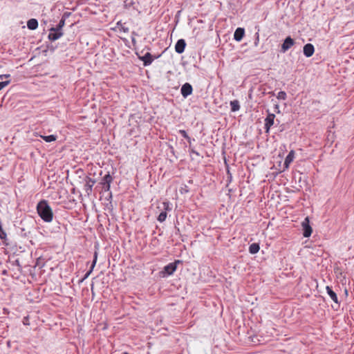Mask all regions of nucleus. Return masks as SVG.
I'll use <instances>...</instances> for the list:
<instances>
[{"instance_id":"1","label":"nucleus","mask_w":354,"mask_h":354,"mask_svg":"<svg viewBox=\"0 0 354 354\" xmlns=\"http://www.w3.org/2000/svg\"><path fill=\"white\" fill-rule=\"evenodd\" d=\"M37 211L44 221L50 223L53 221V213L46 201L43 200L37 204Z\"/></svg>"},{"instance_id":"2","label":"nucleus","mask_w":354,"mask_h":354,"mask_svg":"<svg viewBox=\"0 0 354 354\" xmlns=\"http://www.w3.org/2000/svg\"><path fill=\"white\" fill-rule=\"evenodd\" d=\"M301 227L303 230V236L306 238L310 236L313 229L310 225V220L308 217H306L301 222Z\"/></svg>"},{"instance_id":"3","label":"nucleus","mask_w":354,"mask_h":354,"mask_svg":"<svg viewBox=\"0 0 354 354\" xmlns=\"http://www.w3.org/2000/svg\"><path fill=\"white\" fill-rule=\"evenodd\" d=\"M178 263L179 261H176L165 266L162 271V277L172 274L176 271L177 268V263Z\"/></svg>"},{"instance_id":"4","label":"nucleus","mask_w":354,"mask_h":354,"mask_svg":"<svg viewBox=\"0 0 354 354\" xmlns=\"http://www.w3.org/2000/svg\"><path fill=\"white\" fill-rule=\"evenodd\" d=\"M275 115L268 113L267 117L264 120V129L266 133H269L270 127L274 124Z\"/></svg>"},{"instance_id":"5","label":"nucleus","mask_w":354,"mask_h":354,"mask_svg":"<svg viewBox=\"0 0 354 354\" xmlns=\"http://www.w3.org/2000/svg\"><path fill=\"white\" fill-rule=\"evenodd\" d=\"M295 40L292 39L290 36L287 37L283 43L281 44V52L284 53L288 51L292 46L295 44Z\"/></svg>"},{"instance_id":"6","label":"nucleus","mask_w":354,"mask_h":354,"mask_svg":"<svg viewBox=\"0 0 354 354\" xmlns=\"http://www.w3.org/2000/svg\"><path fill=\"white\" fill-rule=\"evenodd\" d=\"M113 181V178L109 174H106L102 179L101 184L102 185L103 189L108 192L111 188V183Z\"/></svg>"},{"instance_id":"7","label":"nucleus","mask_w":354,"mask_h":354,"mask_svg":"<svg viewBox=\"0 0 354 354\" xmlns=\"http://www.w3.org/2000/svg\"><path fill=\"white\" fill-rule=\"evenodd\" d=\"M192 86L189 83L184 84L180 88L181 95L185 98L190 95L192 93Z\"/></svg>"},{"instance_id":"8","label":"nucleus","mask_w":354,"mask_h":354,"mask_svg":"<svg viewBox=\"0 0 354 354\" xmlns=\"http://www.w3.org/2000/svg\"><path fill=\"white\" fill-rule=\"evenodd\" d=\"M185 46L186 42L185 39H180L177 41L175 45V50L177 53L181 54L185 51Z\"/></svg>"},{"instance_id":"9","label":"nucleus","mask_w":354,"mask_h":354,"mask_svg":"<svg viewBox=\"0 0 354 354\" xmlns=\"http://www.w3.org/2000/svg\"><path fill=\"white\" fill-rule=\"evenodd\" d=\"M139 59L143 62L145 66H149L153 61V58L150 53H147L143 56H139Z\"/></svg>"},{"instance_id":"10","label":"nucleus","mask_w":354,"mask_h":354,"mask_svg":"<svg viewBox=\"0 0 354 354\" xmlns=\"http://www.w3.org/2000/svg\"><path fill=\"white\" fill-rule=\"evenodd\" d=\"M303 51H304V55L306 57H310L313 55V53L315 52L314 46L311 44H306L304 46Z\"/></svg>"},{"instance_id":"11","label":"nucleus","mask_w":354,"mask_h":354,"mask_svg":"<svg viewBox=\"0 0 354 354\" xmlns=\"http://www.w3.org/2000/svg\"><path fill=\"white\" fill-rule=\"evenodd\" d=\"M95 183V180L91 178H87L86 182L84 185V190L88 194H90L92 192L93 187Z\"/></svg>"},{"instance_id":"12","label":"nucleus","mask_w":354,"mask_h":354,"mask_svg":"<svg viewBox=\"0 0 354 354\" xmlns=\"http://www.w3.org/2000/svg\"><path fill=\"white\" fill-rule=\"evenodd\" d=\"M326 290L327 294L328 295V296L330 297L331 300H333L335 304H339V301L338 300L337 295L336 292L333 290L332 288L327 286L326 287Z\"/></svg>"},{"instance_id":"13","label":"nucleus","mask_w":354,"mask_h":354,"mask_svg":"<svg viewBox=\"0 0 354 354\" xmlns=\"http://www.w3.org/2000/svg\"><path fill=\"white\" fill-rule=\"evenodd\" d=\"M245 35V30L243 28H237L234 33V39L237 41H241Z\"/></svg>"},{"instance_id":"14","label":"nucleus","mask_w":354,"mask_h":354,"mask_svg":"<svg viewBox=\"0 0 354 354\" xmlns=\"http://www.w3.org/2000/svg\"><path fill=\"white\" fill-rule=\"evenodd\" d=\"M294 158H295V151H294V150H291L288 153V156H286V158L285 159L284 164H283L285 169H288L289 167L290 163L293 161Z\"/></svg>"},{"instance_id":"15","label":"nucleus","mask_w":354,"mask_h":354,"mask_svg":"<svg viewBox=\"0 0 354 354\" xmlns=\"http://www.w3.org/2000/svg\"><path fill=\"white\" fill-rule=\"evenodd\" d=\"M64 35V32L62 31H58V30H52L50 31L48 34V39L50 41H55L59 39L62 35Z\"/></svg>"},{"instance_id":"16","label":"nucleus","mask_w":354,"mask_h":354,"mask_svg":"<svg viewBox=\"0 0 354 354\" xmlns=\"http://www.w3.org/2000/svg\"><path fill=\"white\" fill-rule=\"evenodd\" d=\"M97 252L95 251L94 252V255H93V261L92 262V264H91V268L90 270L85 274L84 278L82 279V281H84V279H86V278L88 277V276L91 274V273L93 272V268H95V264H96V262H97Z\"/></svg>"},{"instance_id":"17","label":"nucleus","mask_w":354,"mask_h":354,"mask_svg":"<svg viewBox=\"0 0 354 354\" xmlns=\"http://www.w3.org/2000/svg\"><path fill=\"white\" fill-rule=\"evenodd\" d=\"M27 27L30 30H35L38 27V21L35 19H30L27 21Z\"/></svg>"},{"instance_id":"18","label":"nucleus","mask_w":354,"mask_h":354,"mask_svg":"<svg viewBox=\"0 0 354 354\" xmlns=\"http://www.w3.org/2000/svg\"><path fill=\"white\" fill-rule=\"evenodd\" d=\"M260 250L259 243H254L249 246V252L252 254H257Z\"/></svg>"},{"instance_id":"19","label":"nucleus","mask_w":354,"mask_h":354,"mask_svg":"<svg viewBox=\"0 0 354 354\" xmlns=\"http://www.w3.org/2000/svg\"><path fill=\"white\" fill-rule=\"evenodd\" d=\"M231 107V111L236 112L240 109L239 102L237 100H232L230 103Z\"/></svg>"},{"instance_id":"20","label":"nucleus","mask_w":354,"mask_h":354,"mask_svg":"<svg viewBox=\"0 0 354 354\" xmlns=\"http://www.w3.org/2000/svg\"><path fill=\"white\" fill-rule=\"evenodd\" d=\"M44 140L46 142H51L55 141L57 139V136L55 135H50V136H41Z\"/></svg>"},{"instance_id":"21","label":"nucleus","mask_w":354,"mask_h":354,"mask_svg":"<svg viewBox=\"0 0 354 354\" xmlns=\"http://www.w3.org/2000/svg\"><path fill=\"white\" fill-rule=\"evenodd\" d=\"M65 25V21L62 19H61L58 24V25L56 27L51 28L50 29V31L52 32V30H58V31H62V29Z\"/></svg>"},{"instance_id":"22","label":"nucleus","mask_w":354,"mask_h":354,"mask_svg":"<svg viewBox=\"0 0 354 354\" xmlns=\"http://www.w3.org/2000/svg\"><path fill=\"white\" fill-rule=\"evenodd\" d=\"M167 218V212H162L158 216V221L160 223L164 222Z\"/></svg>"},{"instance_id":"23","label":"nucleus","mask_w":354,"mask_h":354,"mask_svg":"<svg viewBox=\"0 0 354 354\" xmlns=\"http://www.w3.org/2000/svg\"><path fill=\"white\" fill-rule=\"evenodd\" d=\"M277 99L285 100L287 97L286 93L285 91H279L277 95Z\"/></svg>"},{"instance_id":"24","label":"nucleus","mask_w":354,"mask_h":354,"mask_svg":"<svg viewBox=\"0 0 354 354\" xmlns=\"http://www.w3.org/2000/svg\"><path fill=\"white\" fill-rule=\"evenodd\" d=\"M162 206H163V209H165V212L171 210V203L168 201L163 202Z\"/></svg>"},{"instance_id":"25","label":"nucleus","mask_w":354,"mask_h":354,"mask_svg":"<svg viewBox=\"0 0 354 354\" xmlns=\"http://www.w3.org/2000/svg\"><path fill=\"white\" fill-rule=\"evenodd\" d=\"M179 133L186 140H190V137L188 136L186 131L180 129L179 130Z\"/></svg>"},{"instance_id":"26","label":"nucleus","mask_w":354,"mask_h":354,"mask_svg":"<svg viewBox=\"0 0 354 354\" xmlns=\"http://www.w3.org/2000/svg\"><path fill=\"white\" fill-rule=\"evenodd\" d=\"M7 234L6 232L3 230V228H0V239L1 240H5L6 239Z\"/></svg>"},{"instance_id":"27","label":"nucleus","mask_w":354,"mask_h":354,"mask_svg":"<svg viewBox=\"0 0 354 354\" xmlns=\"http://www.w3.org/2000/svg\"><path fill=\"white\" fill-rule=\"evenodd\" d=\"M10 80L5 82H0V91L10 84Z\"/></svg>"},{"instance_id":"28","label":"nucleus","mask_w":354,"mask_h":354,"mask_svg":"<svg viewBox=\"0 0 354 354\" xmlns=\"http://www.w3.org/2000/svg\"><path fill=\"white\" fill-rule=\"evenodd\" d=\"M189 153H190L191 155H192V154H195V155H196V156H201L200 153H199L198 151H196L194 149H193V148L189 147Z\"/></svg>"},{"instance_id":"29","label":"nucleus","mask_w":354,"mask_h":354,"mask_svg":"<svg viewBox=\"0 0 354 354\" xmlns=\"http://www.w3.org/2000/svg\"><path fill=\"white\" fill-rule=\"evenodd\" d=\"M71 15V12H66L63 14L62 17V20H64V21H66V19L69 17V16Z\"/></svg>"},{"instance_id":"30","label":"nucleus","mask_w":354,"mask_h":354,"mask_svg":"<svg viewBox=\"0 0 354 354\" xmlns=\"http://www.w3.org/2000/svg\"><path fill=\"white\" fill-rule=\"evenodd\" d=\"M23 324L26 326H28L30 324L29 323V319H28V317H24L23 319Z\"/></svg>"},{"instance_id":"31","label":"nucleus","mask_w":354,"mask_h":354,"mask_svg":"<svg viewBox=\"0 0 354 354\" xmlns=\"http://www.w3.org/2000/svg\"><path fill=\"white\" fill-rule=\"evenodd\" d=\"M10 76V74H4V75H0V79H3V78H8Z\"/></svg>"},{"instance_id":"32","label":"nucleus","mask_w":354,"mask_h":354,"mask_svg":"<svg viewBox=\"0 0 354 354\" xmlns=\"http://www.w3.org/2000/svg\"><path fill=\"white\" fill-rule=\"evenodd\" d=\"M128 0H125L124 1V3H125V6L126 7H129L131 5H132V2L131 1L130 3H127Z\"/></svg>"},{"instance_id":"33","label":"nucleus","mask_w":354,"mask_h":354,"mask_svg":"<svg viewBox=\"0 0 354 354\" xmlns=\"http://www.w3.org/2000/svg\"><path fill=\"white\" fill-rule=\"evenodd\" d=\"M122 30H123L124 32H129V28H128L122 27Z\"/></svg>"},{"instance_id":"34","label":"nucleus","mask_w":354,"mask_h":354,"mask_svg":"<svg viewBox=\"0 0 354 354\" xmlns=\"http://www.w3.org/2000/svg\"><path fill=\"white\" fill-rule=\"evenodd\" d=\"M275 109L277 110V113H279V106L278 104H275Z\"/></svg>"},{"instance_id":"35","label":"nucleus","mask_w":354,"mask_h":354,"mask_svg":"<svg viewBox=\"0 0 354 354\" xmlns=\"http://www.w3.org/2000/svg\"><path fill=\"white\" fill-rule=\"evenodd\" d=\"M256 35H257V41L255 42V44H256V45H257V42L259 41V33H258V32H257V33H256Z\"/></svg>"},{"instance_id":"36","label":"nucleus","mask_w":354,"mask_h":354,"mask_svg":"<svg viewBox=\"0 0 354 354\" xmlns=\"http://www.w3.org/2000/svg\"><path fill=\"white\" fill-rule=\"evenodd\" d=\"M189 143L191 142V139L190 140H187Z\"/></svg>"}]
</instances>
